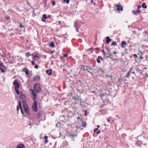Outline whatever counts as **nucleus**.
Instances as JSON below:
<instances>
[{
    "label": "nucleus",
    "instance_id": "obj_1",
    "mask_svg": "<svg viewBox=\"0 0 148 148\" xmlns=\"http://www.w3.org/2000/svg\"><path fill=\"white\" fill-rule=\"evenodd\" d=\"M29 90L32 92V95L33 96V99L34 101V103L32 106V110L34 112H36L38 110L37 102L36 100V99L37 98V94L33 89H30Z\"/></svg>",
    "mask_w": 148,
    "mask_h": 148
},
{
    "label": "nucleus",
    "instance_id": "obj_2",
    "mask_svg": "<svg viewBox=\"0 0 148 148\" xmlns=\"http://www.w3.org/2000/svg\"><path fill=\"white\" fill-rule=\"evenodd\" d=\"M34 89L37 93L40 92L42 90L40 85L39 83L35 84L34 85Z\"/></svg>",
    "mask_w": 148,
    "mask_h": 148
},
{
    "label": "nucleus",
    "instance_id": "obj_3",
    "mask_svg": "<svg viewBox=\"0 0 148 148\" xmlns=\"http://www.w3.org/2000/svg\"><path fill=\"white\" fill-rule=\"evenodd\" d=\"M23 107L24 109L25 112L27 114L29 113V110L27 105L25 101L23 100Z\"/></svg>",
    "mask_w": 148,
    "mask_h": 148
},
{
    "label": "nucleus",
    "instance_id": "obj_4",
    "mask_svg": "<svg viewBox=\"0 0 148 148\" xmlns=\"http://www.w3.org/2000/svg\"><path fill=\"white\" fill-rule=\"evenodd\" d=\"M20 109L21 110V113L24 115L23 111L22 110V107L21 106V103L20 101H19L18 102V104L17 106L16 110L18 112L19 109Z\"/></svg>",
    "mask_w": 148,
    "mask_h": 148
},
{
    "label": "nucleus",
    "instance_id": "obj_5",
    "mask_svg": "<svg viewBox=\"0 0 148 148\" xmlns=\"http://www.w3.org/2000/svg\"><path fill=\"white\" fill-rule=\"evenodd\" d=\"M77 136V134H69V137L71 138L72 140H74V138L76 137Z\"/></svg>",
    "mask_w": 148,
    "mask_h": 148
},
{
    "label": "nucleus",
    "instance_id": "obj_6",
    "mask_svg": "<svg viewBox=\"0 0 148 148\" xmlns=\"http://www.w3.org/2000/svg\"><path fill=\"white\" fill-rule=\"evenodd\" d=\"M116 10L118 11H123V7L120 4H116Z\"/></svg>",
    "mask_w": 148,
    "mask_h": 148
},
{
    "label": "nucleus",
    "instance_id": "obj_7",
    "mask_svg": "<svg viewBox=\"0 0 148 148\" xmlns=\"http://www.w3.org/2000/svg\"><path fill=\"white\" fill-rule=\"evenodd\" d=\"M40 79V77L39 76H35L34 77L33 79V81H36L37 80H39Z\"/></svg>",
    "mask_w": 148,
    "mask_h": 148
},
{
    "label": "nucleus",
    "instance_id": "obj_8",
    "mask_svg": "<svg viewBox=\"0 0 148 148\" xmlns=\"http://www.w3.org/2000/svg\"><path fill=\"white\" fill-rule=\"evenodd\" d=\"M52 71V70L51 69H49L46 71V73L48 75H51Z\"/></svg>",
    "mask_w": 148,
    "mask_h": 148
},
{
    "label": "nucleus",
    "instance_id": "obj_9",
    "mask_svg": "<svg viewBox=\"0 0 148 148\" xmlns=\"http://www.w3.org/2000/svg\"><path fill=\"white\" fill-rule=\"evenodd\" d=\"M23 72H25L26 75H29V72L28 71V70L26 69V68H25L23 69Z\"/></svg>",
    "mask_w": 148,
    "mask_h": 148
},
{
    "label": "nucleus",
    "instance_id": "obj_10",
    "mask_svg": "<svg viewBox=\"0 0 148 148\" xmlns=\"http://www.w3.org/2000/svg\"><path fill=\"white\" fill-rule=\"evenodd\" d=\"M112 41V39L110 38L109 37L107 36L106 37V43H108L109 42L111 41Z\"/></svg>",
    "mask_w": 148,
    "mask_h": 148
},
{
    "label": "nucleus",
    "instance_id": "obj_11",
    "mask_svg": "<svg viewBox=\"0 0 148 148\" xmlns=\"http://www.w3.org/2000/svg\"><path fill=\"white\" fill-rule=\"evenodd\" d=\"M17 148H25V146L22 144H20L18 145L17 147Z\"/></svg>",
    "mask_w": 148,
    "mask_h": 148
},
{
    "label": "nucleus",
    "instance_id": "obj_12",
    "mask_svg": "<svg viewBox=\"0 0 148 148\" xmlns=\"http://www.w3.org/2000/svg\"><path fill=\"white\" fill-rule=\"evenodd\" d=\"M112 53L110 52H108L107 53H106V57L108 58L110 57L111 56H112Z\"/></svg>",
    "mask_w": 148,
    "mask_h": 148
},
{
    "label": "nucleus",
    "instance_id": "obj_13",
    "mask_svg": "<svg viewBox=\"0 0 148 148\" xmlns=\"http://www.w3.org/2000/svg\"><path fill=\"white\" fill-rule=\"evenodd\" d=\"M20 97L21 99L23 100L25 99L26 98L24 94L21 95Z\"/></svg>",
    "mask_w": 148,
    "mask_h": 148
},
{
    "label": "nucleus",
    "instance_id": "obj_14",
    "mask_svg": "<svg viewBox=\"0 0 148 148\" xmlns=\"http://www.w3.org/2000/svg\"><path fill=\"white\" fill-rule=\"evenodd\" d=\"M81 124L82 126L83 127H85L86 126V123L84 122L83 121H81Z\"/></svg>",
    "mask_w": 148,
    "mask_h": 148
},
{
    "label": "nucleus",
    "instance_id": "obj_15",
    "mask_svg": "<svg viewBox=\"0 0 148 148\" xmlns=\"http://www.w3.org/2000/svg\"><path fill=\"white\" fill-rule=\"evenodd\" d=\"M140 54H141L138 58V60L140 62L141 61V60L140 59H142L143 58V57L142 56V55H143V53L142 52H140Z\"/></svg>",
    "mask_w": 148,
    "mask_h": 148
},
{
    "label": "nucleus",
    "instance_id": "obj_16",
    "mask_svg": "<svg viewBox=\"0 0 148 148\" xmlns=\"http://www.w3.org/2000/svg\"><path fill=\"white\" fill-rule=\"evenodd\" d=\"M141 8V6L140 5H138V6L137 9L136 10L138 12V13H141V11L139 9Z\"/></svg>",
    "mask_w": 148,
    "mask_h": 148
},
{
    "label": "nucleus",
    "instance_id": "obj_17",
    "mask_svg": "<svg viewBox=\"0 0 148 148\" xmlns=\"http://www.w3.org/2000/svg\"><path fill=\"white\" fill-rule=\"evenodd\" d=\"M77 83L79 84L80 85V86H83L84 85V84H83V82H82L81 81L79 80L78 82H77Z\"/></svg>",
    "mask_w": 148,
    "mask_h": 148
},
{
    "label": "nucleus",
    "instance_id": "obj_18",
    "mask_svg": "<svg viewBox=\"0 0 148 148\" xmlns=\"http://www.w3.org/2000/svg\"><path fill=\"white\" fill-rule=\"evenodd\" d=\"M18 83H19L18 82L17 80H16L14 81V82H13V84L15 86V85L18 84Z\"/></svg>",
    "mask_w": 148,
    "mask_h": 148
},
{
    "label": "nucleus",
    "instance_id": "obj_19",
    "mask_svg": "<svg viewBox=\"0 0 148 148\" xmlns=\"http://www.w3.org/2000/svg\"><path fill=\"white\" fill-rule=\"evenodd\" d=\"M77 24H78L77 22L76 21H75V23H74V27L76 28V30L77 31V32L78 31V30L77 29Z\"/></svg>",
    "mask_w": 148,
    "mask_h": 148
},
{
    "label": "nucleus",
    "instance_id": "obj_20",
    "mask_svg": "<svg viewBox=\"0 0 148 148\" xmlns=\"http://www.w3.org/2000/svg\"><path fill=\"white\" fill-rule=\"evenodd\" d=\"M142 8L145 9H146L147 8V6L145 3H143L142 4Z\"/></svg>",
    "mask_w": 148,
    "mask_h": 148
},
{
    "label": "nucleus",
    "instance_id": "obj_21",
    "mask_svg": "<svg viewBox=\"0 0 148 148\" xmlns=\"http://www.w3.org/2000/svg\"><path fill=\"white\" fill-rule=\"evenodd\" d=\"M131 71H129L125 75V77L126 78H128L129 77L130 75V74Z\"/></svg>",
    "mask_w": 148,
    "mask_h": 148
},
{
    "label": "nucleus",
    "instance_id": "obj_22",
    "mask_svg": "<svg viewBox=\"0 0 148 148\" xmlns=\"http://www.w3.org/2000/svg\"><path fill=\"white\" fill-rule=\"evenodd\" d=\"M88 66H83L82 67V69L83 70H86V69H87V68Z\"/></svg>",
    "mask_w": 148,
    "mask_h": 148
},
{
    "label": "nucleus",
    "instance_id": "obj_23",
    "mask_svg": "<svg viewBox=\"0 0 148 148\" xmlns=\"http://www.w3.org/2000/svg\"><path fill=\"white\" fill-rule=\"evenodd\" d=\"M15 92H16V93L18 95H19V92L18 90V88H15Z\"/></svg>",
    "mask_w": 148,
    "mask_h": 148
},
{
    "label": "nucleus",
    "instance_id": "obj_24",
    "mask_svg": "<svg viewBox=\"0 0 148 148\" xmlns=\"http://www.w3.org/2000/svg\"><path fill=\"white\" fill-rule=\"evenodd\" d=\"M42 115L41 113H38L37 115V117L38 119H40Z\"/></svg>",
    "mask_w": 148,
    "mask_h": 148
},
{
    "label": "nucleus",
    "instance_id": "obj_25",
    "mask_svg": "<svg viewBox=\"0 0 148 148\" xmlns=\"http://www.w3.org/2000/svg\"><path fill=\"white\" fill-rule=\"evenodd\" d=\"M25 55L26 57H28L31 56V53L30 52H27L25 53Z\"/></svg>",
    "mask_w": 148,
    "mask_h": 148
},
{
    "label": "nucleus",
    "instance_id": "obj_26",
    "mask_svg": "<svg viewBox=\"0 0 148 148\" xmlns=\"http://www.w3.org/2000/svg\"><path fill=\"white\" fill-rule=\"evenodd\" d=\"M121 44L122 45L121 46H123L124 45H126V42L125 41H124L122 42Z\"/></svg>",
    "mask_w": 148,
    "mask_h": 148
},
{
    "label": "nucleus",
    "instance_id": "obj_27",
    "mask_svg": "<svg viewBox=\"0 0 148 148\" xmlns=\"http://www.w3.org/2000/svg\"><path fill=\"white\" fill-rule=\"evenodd\" d=\"M0 67L1 68V67H5L6 69L7 68L6 67H5V66L3 65V64L2 63H0Z\"/></svg>",
    "mask_w": 148,
    "mask_h": 148
},
{
    "label": "nucleus",
    "instance_id": "obj_28",
    "mask_svg": "<svg viewBox=\"0 0 148 148\" xmlns=\"http://www.w3.org/2000/svg\"><path fill=\"white\" fill-rule=\"evenodd\" d=\"M108 101V100L107 99H103L102 102L104 103H107Z\"/></svg>",
    "mask_w": 148,
    "mask_h": 148
},
{
    "label": "nucleus",
    "instance_id": "obj_29",
    "mask_svg": "<svg viewBox=\"0 0 148 148\" xmlns=\"http://www.w3.org/2000/svg\"><path fill=\"white\" fill-rule=\"evenodd\" d=\"M132 12L134 14H136L138 13V12L137 11V10H133L132 11Z\"/></svg>",
    "mask_w": 148,
    "mask_h": 148
},
{
    "label": "nucleus",
    "instance_id": "obj_30",
    "mask_svg": "<svg viewBox=\"0 0 148 148\" xmlns=\"http://www.w3.org/2000/svg\"><path fill=\"white\" fill-rule=\"evenodd\" d=\"M20 88V84L18 83V84L16 85L15 86V88Z\"/></svg>",
    "mask_w": 148,
    "mask_h": 148
},
{
    "label": "nucleus",
    "instance_id": "obj_31",
    "mask_svg": "<svg viewBox=\"0 0 148 148\" xmlns=\"http://www.w3.org/2000/svg\"><path fill=\"white\" fill-rule=\"evenodd\" d=\"M111 45L112 46H116L117 44L116 42H113L111 44Z\"/></svg>",
    "mask_w": 148,
    "mask_h": 148
},
{
    "label": "nucleus",
    "instance_id": "obj_32",
    "mask_svg": "<svg viewBox=\"0 0 148 148\" xmlns=\"http://www.w3.org/2000/svg\"><path fill=\"white\" fill-rule=\"evenodd\" d=\"M97 61L98 63H100V62L99 57H98L97 58Z\"/></svg>",
    "mask_w": 148,
    "mask_h": 148
},
{
    "label": "nucleus",
    "instance_id": "obj_33",
    "mask_svg": "<svg viewBox=\"0 0 148 148\" xmlns=\"http://www.w3.org/2000/svg\"><path fill=\"white\" fill-rule=\"evenodd\" d=\"M50 46H55V44L53 42H51L50 44Z\"/></svg>",
    "mask_w": 148,
    "mask_h": 148
},
{
    "label": "nucleus",
    "instance_id": "obj_34",
    "mask_svg": "<svg viewBox=\"0 0 148 148\" xmlns=\"http://www.w3.org/2000/svg\"><path fill=\"white\" fill-rule=\"evenodd\" d=\"M98 70L99 71L102 72V73L103 72V69L101 68H100Z\"/></svg>",
    "mask_w": 148,
    "mask_h": 148
},
{
    "label": "nucleus",
    "instance_id": "obj_35",
    "mask_svg": "<svg viewBox=\"0 0 148 148\" xmlns=\"http://www.w3.org/2000/svg\"><path fill=\"white\" fill-rule=\"evenodd\" d=\"M69 0H63L64 2H66L67 4L69 3Z\"/></svg>",
    "mask_w": 148,
    "mask_h": 148
},
{
    "label": "nucleus",
    "instance_id": "obj_36",
    "mask_svg": "<svg viewBox=\"0 0 148 148\" xmlns=\"http://www.w3.org/2000/svg\"><path fill=\"white\" fill-rule=\"evenodd\" d=\"M59 125H60V123L59 122H57L56 124V127H59Z\"/></svg>",
    "mask_w": 148,
    "mask_h": 148
},
{
    "label": "nucleus",
    "instance_id": "obj_37",
    "mask_svg": "<svg viewBox=\"0 0 148 148\" xmlns=\"http://www.w3.org/2000/svg\"><path fill=\"white\" fill-rule=\"evenodd\" d=\"M84 115L85 116H87L88 115V114H87V111L86 110H84Z\"/></svg>",
    "mask_w": 148,
    "mask_h": 148
},
{
    "label": "nucleus",
    "instance_id": "obj_38",
    "mask_svg": "<svg viewBox=\"0 0 148 148\" xmlns=\"http://www.w3.org/2000/svg\"><path fill=\"white\" fill-rule=\"evenodd\" d=\"M88 72L89 73H90V71L92 70V69L90 68L89 67H88Z\"/></svg>",
    "mask_w": 148,
    "mask_h": 148
},
{
    "label": "nucleus",
    "instance_id": "obj_39",
    "mask_svg": "<svg viewBox=\"0 0 148 148\" xmlns=\"http://www.w3.org/2000/svg\"><path fill=\"white\" fill-rule=\"evenodd\" d=\"M43 18H44L46 19V18H47V16H46V15L45 14H44L42 16Z\"/></svg>",
    "mask_w": 148,
    "mask_h": 148
},
{
    "label": "nucleus",
    "instance_id": "obj_40",
    "mask_svg": "<svg viewBox=\"0 0 148 148\" xmlns=\"http://www.w3.org/2000/svg\"><path fill=\"white\" fill-rule=\"evenodd\" d=\"M93 49L92 48H90L89 49H88L87 50V51H92Z\"/></svg>",
    "mask_w": 148,
    "mask_h": 148
},
{
    "label": "nucleus",
    "instance_id": "obj_41",
    "mask_svg": "<svg viewBox=\"0 0 148 148\" xmlns=\"http://www.w3.org/2000/svg\"><path fill=\"white\" fill-rule=\"evenodd\" d=\"M52 2V4L53 5H54L55 4V2L54 1H53Z\"/></svg>",
    "mask_w": 148,
    "mask_h": 148
},
{
    "label": "nucleus",
    "instance_id": "obj_42",
    "mask_svg": "<svg viewBox=\"0 0 148 148\" xmlns=\"http://www.w3.org/2000/svg\"><path fill=\"white\" fill-rule=\"evenodd\" d=\"M68 56V54L67 53L64 54V56L65 57H67Z\"/></svg>",
    "mask_w": 148,
    "mask_h": 148
},
{
    "label": "nucleus",
    "instance_id": "obj_43",
    "mask_svg": "<svg viewBox=\"0 0 148 148\" xmlns=\"http://www.w3.org/2000/svg\"><path fill=\"white\" fill-rule=\"evenodd\" d=\"M106 77H110V78L111 79L112 78V76H110L109 75H106Z\"/></svg>",
    "mask_w": 148,
    "mask_h": 148
},
{
    "label": "nucleus",
    "instance_id": "obj_44",
    "mask_svg": "<svg viewBox=\"0 0 148 148\" xmlns=\"http://www.w3.org/2000/svg\"><path fill=\"white\" fill-rule=\"evenodd\" d=\"M45 19L44 18H43V17H42V21L44 22L45 21Z\"/></svg>",
    "mask_w": 148,
    "mask_h": 148
},
{
    "label": "nucleus",
    "instance_id": "obj_45",
    "mask_svg": "<svg viewBox=\"0 0 148 148\" xmlns=\"http://www.w3.org/2000/svg\"><path fill=\"white\" fill-rule=\"evenodd\" d=\"M1 71L2 73H4L5 72V71L4 69L1 68Z\"/></svg>",
    "mask_w": 148,
    "mask_h": 148
},
{
    "label": "nucleus",
    "instance_id": "obj_46",
    "mask_svg": "<svg viewBox=\"0 0 148 148\" xmlns=\"http://www.w3.org/2000/svg\"><path fill=\"white\" fill-rule=\"evenodd\" d=\"M19 24L20 25V27L21 28H22L23 27V26L22 25L21 23H20Z\"/></svg>",
    "mask_w": 148,
    "mask_h": 148
},
{
    "label": "nucleus",
    "instance_id": "obj_47",
    "mask_svg": "<svg viewBox=\"0 0 148 148\" xmlns=\"http://www.w3.org/2000/svg\"><path fill=\"white\" fill-rule=\"evenodd\" d=\"M48 142V140L47 139H45V143L46 144Z\"/></svg>",
    "mask_w": 148,
    "mask_h": 148
},
{
    "label": "nucleus",
    "instance_id": "obj_48",
    "mask_svg": "<svg viewBox=\"0 0 148 148\" xmlns=\"http://www.w3.org/2000/svg\"><path fill=\"white\" fill-rule=\"evenodd\" d=\"M136 71L137 72H138L140 71V70L139 69L137 68L136 69Z\"/></svg>",
    "mask_w": 148,
    "mask_h": 148
},
{
    "label": "nucleus",
    "instance_id": "obj_49",
    "mask_svg": "<svg viewBox=\"0 0 148 148\" xmlns=\"http://www.w3.org/2000/svg\"><path fill=\"white\" fill-rule=\"evenodd\" d=\"M100 112H104V114H105V110H101H101H100Z\"/></svg>",
    "mask_w": 148,
    "mask_h": 148
},
{
    "label": "nucleus",
    "instance_id": "obj_50",
    "mask_svg": "<svg viewBox=\"0 0 148 148\" xmlns=\"http://www.w3.org/2000/svg\"><path fill=\"white\" fill-rule=\"evenodd\" d=\"M98 130V128H96L95 129V130H94V132H96Z\"/></svg>",
    "mask_w": 148,
    "mask_h": 148
},
{
    "label": "nucleus",
    "instance_id": "obj_51",
    "mask_svg": "<svg viewBox=\"0 0 148 148\" xmlns=\"http://www.w3.org/2000/svg\"><path fill=\"white\" fill-rule=\"evenodd\" d=\"M5 19L7 20H8L10 19V17H5Z\"/></svg>",
    "mask_w": 148,
    "mask_h": 148
},
{
    "label": "nucleus",
    "instance_id": "obj_52",
    "mask_svg": "<svg viewBox=\"0 0 148 148\" xmlns=\"http://www.w3.org/2000/svg\"><path fill=\"white\" fill-rule=\"evenodd\" d=\"M35 68L36 69H38V65H35Z\"/></svg>",
    "mask_w": 148,
    "mask_h": 148
},
{
    "label": "nucleus",
    "instance_id": "obj_53",
    "mask_svg": "<svg viewBox=\"0 0 148 148\" xmlns=\"http://www.w3.org/2000/svg\"><path fill=\"white\" fill-rule=\"evenodd\" d=\"M48 136H45L44 138L45 139H47L48 138Z\"/></svg>",
    "mask_w": 148,
    "mask_h": 148
},
{
    "label": "nucleus",
    "instance_id": "obj_54",
    "mask_svg": "<svg viewBox=\"0 0 148 148\" xmlns=\"http://www.w3.org/2000/svg\"><path fill=\"white\" fill-rule=\"evenodd\" d=\"M32 63L33 65H34L35 64V62L33 61H32Z\"/></svg>",
    "mask_w": 148,
    "mask_h": 148
},
{
    "label": "nucleus",
    "instance_id": "obj_55",
    "mask_svg": "<svg viewBox=\"0 0 148 148\" xmlns=\"http://www.w3.org/2000/svg\"><path fill=\"white\" fill-rule=\"evenodd\" d=\"M125 54V53H121V55L122 56H124Z\"/></svg>",
    "mask_w": 148,
    "mask_h": 148
},
{
    "label": "nucleus",
    "instance_id": "obj_56",
    "mask_svg": "<svg viewBox=\"0 0 148 148\" xmlns=\"http://www.w3.org/2000/svg\"><path fill=\"white\" fill-rule=\"evenodd\" d=\"M51 58H56L55 57V56L54 55H52L51 57Z\"/></svg>",
    "mask_w": 148,
    "mask_h": 148
},
{
    "label": "nucleus",
    "instance_id": "obj_57",
    "mask_svg": "<svg viewBox=\"0 0 148 148\" xmlns=\"http://www.w3.org/2000/svg\"><path fill=\"white\" fill-rule=\"evenodd\" d=\"M72 98L73 99L75 100V101L76 100V97H72Z\"/></svg>",
    "mask_w": 148,
    "mask_h": 148
},
{
    "label": "nucleus",
    "instance_id": "obj_58",
    "mask_svg": "<svg viewBox=\"0 0 148 148\" xmlns=\"http://www.w3.org/2000/svg\"><path fill=\"white\" fill-rule=\"evenodd\" d=\"M100 131H99V130H98V131L97 132V134H99L100 133Z\"/></svg>",
    "mask_w": 148,
    "mask_h": 148
},
{
    "label": "nucleus",
    "instance_id": "obj_59",
    "mask_svg": "<svg viewBox=\"0 0 148 148\" xmlns=\"http://www.w3.org/2000/svg\"><path fill=\"white\" fill-rule=\"evenodd\" d=\"M54 51H55L54 50L51 51V54H53L54 53Z\"/></svg>",
    "mask_w": 148,
    "mask_h": 148
},
{
    "label": "nucleus",
    "instance_id": "obj_60",
    "mask_svg": "<svg viewBox=\"0 0 148 148\" xmlns=\"http://www.w3.org/2000/svg\"><path fill=\"white\" fill-rule=\"evenodd\" d=\"M103 54L104 55V56H106V53L105 52L104 53H103Z\"/></svg>",
    "mask_w": 148,
    "mask_h": 148
},
{
    "label": "nucleus",
    "instance_id": "obj_61",
    "mask_svg": "<svg viewBox=\"0 0 148 148\" xmlns=\"http://www.w3.org/2000/svg\"><path fill=\"white\" fill-rule=\"evenodd\" d=\"M99 57H100V59L101 60H103V58H102L101 56H99Z\"/></svg>",
    "mask_w": 148,
    "mask_h": 148
},
{
    "label": "nucleus",
    "instance_id": "obj_62",
    "mask_svg": "<svg viewBox=\"0 0 148 148\" xmlns=\"http://www.w3.org/2000/svg\"><path fill=\"white\" fill-rule=\"evenodd\" d=\"M91 92L92 93H96V92L95 91H92Z\"/></svg>",
    "mask_w": 148,
    "mask_h": 148
},
{
    "label": "nucleus",
    "instance_id": "obj_63",
    "mask_svg": "<svg viewBox=\"0 0 148 148\" xmlns=\"http://www.w3.org/2000/svg\"><path fill=\"white\" fill-rule=\"evenodd\" d=\"M37 57V55H36L35 56H34V57L33 59H35V58Z\"/></svg>",
    "mask_w": 148,
    "mask_h": 148
},
{
    "label": "nucleus",
    "instance_id": "obj_64",
    "mask_svg": "<svg viewBox=\"0 0 148 148\" xmlns=\"http://www.w3.org/2000/svg\"><path fill=\"white\" fill-rule=\"evenodd\" d=\"M101 52H102V53H104V52H105V51H104V50H102V51H101Z\"/></svg>",
    "mask_w": 148,
    "mask_h": 148
}]
</instances>
